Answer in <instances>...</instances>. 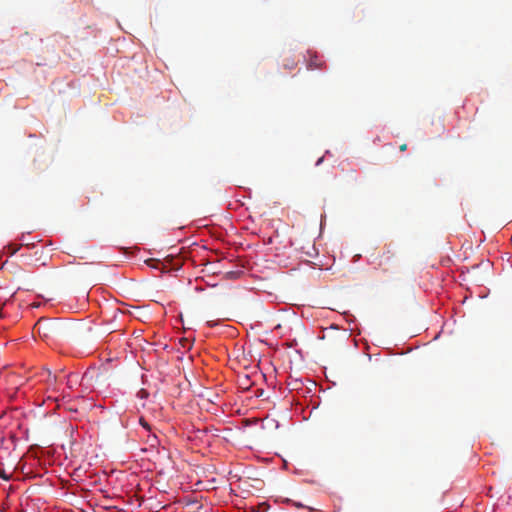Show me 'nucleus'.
<instances>
[{"label":"nucleus","mask_w":512,"mask_h":512,"mask_svg":"<svg viewBox=\"0 0 512 512\" xmlns=\"http://www.w3.org/2000/svg\"><path fill=\"white\" fill-rule=\"evenodd\" d=\"M37 333L43 338H49L52 334L57 332V327L53 322L47 320H39L34 328Z\"/></svg>","instance_id":"obj_1"},{"label":"nucleus","mask_w":512,"mask_h":512,"mask_svg":"<svg viewBox=\"0 0 512 512\" xmlns=\"http://www.w3.org/2000/svg\"><path fill=\"white\" fill-rule=\"evenodd\" d=\"M325 65V62L320 59L317 55H311L309 60H308V64H307V67L308 69H321L323 68Z\"/></svg>","instance_id":"obj_2"},{"label":"nucleus","mask_w":512,"mask_h":512,"mask_svg":"<svg viewBox=\"0 0 512 512\" xmlns=\"http://www.w3.org/2000/svg\"><path fill=\"white\" fill-rule=\"evenodd\" d=\"M146 264L152 268L158 269L161 263L159 260L156 259H148L146 260Z\"/></svg>","instance_id":"obj_3"},{"label":"nucleus","mask_w":512,"mask_h":512,"mask_svg":"<svg viewBox=\"0 0 512 512\" xmlns=\"http://www.w3.org/2000/svg\"><path fill=\"white\" fill-rule=\"evenodd\" d=\"M139 423H140V425H141L144 429H146L147 431H149V432H150V431L152 430V428H151V426L149 425V423H148V422H147L143 417H140V419H139Z\"/></svg>","instance_id":"obj_4"},{"label":"nucleus","mask_w":512,"mask_h":512,"mask_svg":"<svg viewBox=\"0 0 512 512\" xmlns=\"http://www.w3.org/2000/svg\"><path fill=\"white\" fill-rule=\"evenodd\" d=\"M0 477H1L2 479H4V480H9L10 475L6 474V472L4 471V469H2V468L0 467Z\"/></svg>","instance_id":"obj_5"},{"label":"nucleus","mask_w":512,"mask_h":512,"mask_svg":"<svg viewBox=\"0 0 512 512\" xmlns=\"http://www.w3.org/2000/svg\"><path fill=\"white\" fill-rule=\"evenodd\" d=\"M9 248H11L10 254L13 255L20 249V246L13 247L12 245H10Z\"/></svg>","instance_id":"obj_6"},{"label":"nucleus","mask_w":512,"mask_h":512,"mask_svg":"<svg viewBox=\"0 0 512 512\" xmlns=\"http://www.w3.org/2000/svg\"><path fill=\"white\" fill-rule=\"evenodd\" d=\"M407 150V144L400 145V151H406Z\"/></svg>","instance_id":"obj_7"},{"label":"nucleus","mask_w":512,"mask_h":512,"mask_svg":"<svg viewBox=\"0 0 512 512\" xmlns=\"http://www.w3.org/2000/svg\"><path fill=\"white\" fill-rule=\"evenodd\" d=\"M322 161H323V158H320V159L317 161L316 165H319Z\"/></svg>","instance_id":"obj_8"},{"label":"nucleus","mask_w":512,"mask_h":512,"mask_svg":"<svg viewBox=\"0 0 512 512\" xmlns=\"http://www.w3.org/2000/svg\"><path fill=\"white\" fill-rule=\"evenodd\" d=\"M294 67H295V63H294V62H292V63H291V66H289V68H290V69H292V68H294Z\"/></svg>","instance_id":"obj_9"},{"label":"nucleus","mask_w":512,"mask_h":512,"mask_svg":"<svg viewBox=\"0 0 512 512\" xmlns=\"http://www.w3.org/2000/svg\"><path fill=\"white\" fill-rule=\"evenodd\" d=\"M146 394L145 390H141V396H144Z\"/></svg>","instance_id":"obj_10"},{"label":"nucleus","mask_w":512,"mask_h":512,"mask_svg":"<svg viewBox=\"0 0 512 512\" xmlns=\"http://www.w3.org/2000/svg\"><path fill=\"white\" fill-rule=\"evenodd\" d=\"M146 394L145 390H141V396H144Z\"/></svg>","instance_id":"obj_11"},{"label":"nucleus","mask_w":512,"mask_h":512,"mask_svg":"<svg viewBox=\"0 0 512 512\" xmlns=\"http://www.w3.org/2000/svg\"><path fill=\"white\" fill-rule=\"evenodd\" d=\"M153 439H154L155 442H157V437H156L155 434H153Z\"/></svg>","instance_id":"obj_12"}]
</instances>
